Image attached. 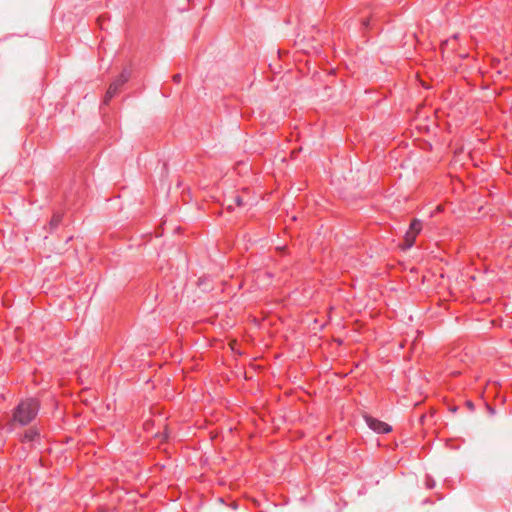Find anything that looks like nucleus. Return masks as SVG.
<instances>
[{
  "label": "nucleus",
  "mask_w": 512,
  "mask_h": 512,
  "mask_svg": "<svg viewBox=\"0 0 512 512\" xmlns=\"http://www.w3.org/2000/svg\"><path fill=\"white\" fill-rule=\"evenodd\" d=\"M234 202H235V204H236L238 207H242V206H244V205H245V203H244V201H243L242 197H241V196H239V195H236V196L234 197Z\"/></svg>",
  "instance_id": "obj_9"
},
{
  "label": "nucleus",
  "mask_w": 512,
  "mask_h": 512,
  "mask_svg": "<svg viewBox=\"0 0 512 512\" xmlns=\"http://www.w3.org/2000/svg\"><path fill=\"white\" fill-rule=\"evenodd\" d=\"M40 402L37 398L22 399L12 411V417L8 423V430L13 431L16 426L29 425L38 415Z\"/></svg>",
  "instance_id": "obj_1"
},
{
  "label": "nucleus",
  "mask_w": 512,
  "mask_h": 512,
  "mask_svg": "<svg viewBox=\"0 0 512 512\" xmlns=\"http://www.w3.org/2000/svg\"><path fill=\"white\" fill-rule=\"evenodd\" d=\"M129 79V73L126 71H123L117 79H115L109 86L105 97H104V104H108L109 101L117 94L119 88L128 81Z\"/></svg>",
  "instance_id": "obj_2"
},
{
  "label": "nucleus",
  "mask_w": 512,
  "mask_h": 512,
  "mask_svg": "<svg viewBox=\"0 0 512 512\" xmlns=\"http://www.w3.org/2000/svg\"><path fill=\"white\" fill-rule=\"evenodd\" d=\"M467 406L470 410H474V404L471 401L467 402Z\"/></svg>",
  "instance_id": "obj_11"
},
{
  "label": "nucleus",
  "mask_w": 512,
  "mask_h": 512,
  "mask_svg": "<svg viewBox=\"0 0 512 512\" xmlns=\"http://www.w3.org/2000/svg\"><path fill=\"white\" fill-rule=\"evenodd\" d=\"M61 221H62V215L60 213H54L49 222L50 232H53L59 226Z\"/></svg>",
  "instance_id": "obj_6"
},
{
  "label": "nucleus",
  "mask_w": 512,
  "mask_h": 512,
  "mask_svg": "<svg viewBox=\"0 0 512 512\" xmlns=\"http://www.w3.org/2000/svg\"><path fill=\"white\" fill-rule=\"evenodd\" d=\"M408 230L418 235L422 230V221L419 219H413Z\"/></svg>",
  "instance_id": "obj_7"
},
{
  "label": "nucleus",
  "mask_w": 512,
  "mask_h": 512,
  "mask_svg": "<svg viewBox=\"0 0 512 512\" xmlns=\"http://www.w3.org/2000/svg\"><path fill=\"white\" fill-rule=\"evenodd\" d=\"M417 235L413 232L407 230L404 236V248L409 249L411 248L416 240Z\"/></svg>",
  "instance_id": "obj_5"
},
{
  "label": "nucleus",
  "mask_w": 512,
  "mask_h": 512,
  "mask_svg": "<svg viewBox=\"0 0 512 512\" xmlns=\"http://www.w3.org/2000/svg\"><path fill=\"white\" fill-rule=\"evenodd\" d=\"M181 78H182V77H181V74H175V75L173 76V81H174L175 83H179V82L181 81Z\"/></svg>",
  "instance_id": "obj_10"
},
{
  "label": "nucleus",
  "mask_w": 512,
  "mask_h": 512,
  "mask_svg": "<svg viewBox=\"0 0 512 512\" xmlns=\"http://www.w3.org/2000/svg\"><path fill=\"white\" fill-rule=\"evenodd\" d=\"M489 412H491L492 414L495 413V410L493 408H489Z\"/></svg>",
  "instance_id": "obj_12"
},
{
  "label": "nucleus",
  "mask_w": 512,
  "mask_h": 512,
  "mask_svg": "<svg viewBox=\"0 0 512 512\" xmlns=\"http://www.w3.org/2000/svg\"><path fill=\"white\" fill-rule=\"evenodd\" d=\"M364 419L367 426L378 434H386L392 430V427L389 424L380 421L379 419L374 418L372 416L365 415Z\"/></svg>",
  "instance_id": "obj_3"
},
{
  "label": "nucleus",
  "mask_w": 512,
  "mask_h": 512,
  "mask_svg": "<svg viewBox=\"0 0 512 512\" xmlns=\"http://www.w3.org/2000/svg\"><path fill=\"white\" fill-rule=\"evenodd\" d=\"M425 484H426V487H427L428 489H432V488H434V487H435V485H436L435 480H434L432 477H430V476H427V477H426Z\"/></svg>",
  "instance_id": "obj_8"
},
{
  "label": "nucleus",
  "mask_w": 512,
  "mask_h": 512,
  "mask_svg": "<svg viewBox=\"0 0 512 512\" xmlns=\"http://www.w3.org/2000/svg\"><path fill=\"white\" fill-rule=\"evenodd\" d=\"M19 440L23 444H36L40 443L41 433L37 427H30L24 433H22L19 437Z\"/></svg>",
  "instance_id": "obj_4"
}]
</instances>
